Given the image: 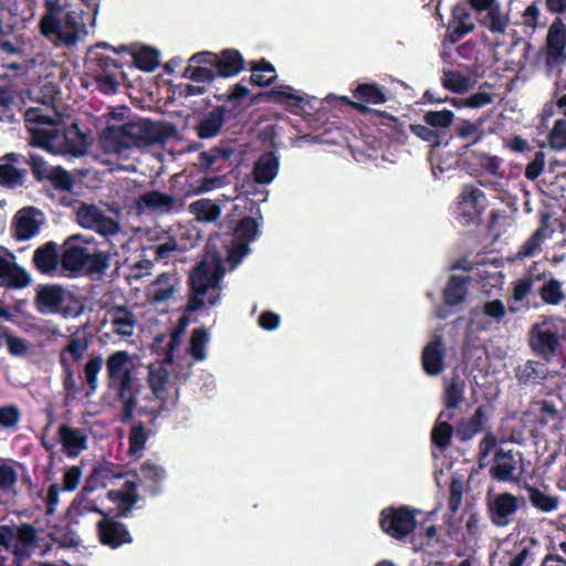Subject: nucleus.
Listing matches in <instances>:
<instances>
[{"label": "nucleus", "mask_w": 566, "mask_h": 566, "mask_svg": "<svg viewBox=\"0 0 566 566\" xmlns=\"http://www.w3.org/2000/svg\"><path fill=\"white\" fill-rule=\"evenodd\" d=\"M60 90L53 82H44L41 86L28 90L29 98L53 109V115L45 114L42 108L30 107L25 111L24 122L29 145L52 155L84 156L88 150L87 135L76 123L66 126L61 114L56 112L55 99Z\"/></svg>", "instance_id": "1"}, {"label": "nucleus", "mask_w": 566, "mask_h": 566, "mask_svg": "<svg viewBox=\"0 0 566 566\" xmlns=\"http://www.w3.org/2000/svg\"><path fill=\"white\" fill-rule=\"evenodd\" d=\"M176 134L171 124L140 118L122 125H108L99 133V145L105 154L120 155L126 150L164 144Z\"/></svg>", "instance_id": "2"}, {"label": "nucleus", "mask_w": 566, "mask_h": 566, "mask_svg": "<svg viewBox=\"0 0 566 566\" xmlns=\"http://www.w3.org/2000/svg\"><path fill=\"white\" fill-rule=\"evenodd\" d=\"M224 270L219 262L200 261L189 273L188 301L177 325L186 329L190 324L188 314L201 311L206 304L216 306L221 297V280Z\"/></svg>", "instance_id": "3"}, {"label": "nucleus", "mask_w": 566, "mask_h": 566, "mask_svg": "<svg viewBox=\"0 0 566 566\" xmlns=\"http://www.w3.org/2000/svg\"><path fill=\"white\" fill-rule=\"evenodd\" d=\"M63 248L61 264L66 271L101 279L111 268V252L101 250L93 238L74 234L64 241Z\"/></svg>", "instance_id": "4"}, {"label": "nucleus", "mask_w": 566, "mask_h": 566, "mask_svg": "<svg viewBox=\"0 0 566 566\" xmlns=\"http://www.w3.org/2000/svg\"><path fill=\"white\" fill-rule=\"evenodd\" d=\"M105 365L107 387L115 390L116 399L123 407L120 421L127 424L134 420L142 388L139 380L133 375L130 355L127 350L114 352L107 357Z\"/></svg>", "instance_id": "5"}, {"label": "nucleus", "mask_w": 566, "mask_h": 566, "mask_svg": "<svg viewBox=\"0 0 566 566\" xmlns=\"http://www.w3.org/2000/svg\"><path fill=\"white\" fill-rule=\"evenodd\" d=\"M126 64H129V60L124 52H119V45L113 46L106 42L91 46L86 57L87 70L95 80L98 91L104 94H114L118 91Z\"/></svg>", "instance_id": "6"}, {"label": "nucleus", "mask_w": 566, "mask_h": 566, "mask_svg": "<svg viewBox=\"0 0 566 566\" xmlns=\"http://www.w3.org/2000/svg\"><path fill=\"white\" fill-rule=\"evenodd\" d=\"M353 101L348 97H342V101L359 112L361 115H370L376 124L387 126L390 129L389 137L397 143H406L408 135L403 129V124L398 117L388 114L385 111L370 108L367 104H385L388 99L386 88L377 83H360L353 90Z\"/></svg>", "instance_id": "7"}, {"label": "nucleus", "mask_w": 566, "mask_h": 566, "mask_svg": "<svg viewBox=\"0 0 566 566\" xmlns=\"http://www.w3.org/2000/svg\"><path fill=\"white\" fill-rule=\"evenodd\" d=\"M33 304L42 315L60 314L63 317H77L84 308L71 291L53 283L36 286Z\"/></svg>", "instance_id": "8"}, {"label": "nucleus", "mask_w": 566, "mask_h": 566, "mask_svg": "<svg viewBox=\"0 0 566 566\" xmlns=\"http://www.w3.org/2000/svg\"><path fill=\"white\" fill-rule=\"evenodd\" d=\"M565 334V319L545 317L530 329L528 345L537 357L549 361L556 355Z\"/></svg>", "instance_id": "9"}, {"label": "nucleus", "mask_w": 566, "mask_h": 566, "mask_svg": "<svg viewBox=\"0 0 566 566\" xmlns=\"http://www.w3.org/2000/svg\"><path fill=\"white\" fill-rule=\"evenodd\" d=\"M38 546V531L30 523H0V548L10 552L14 559L24 562Z\"/></svg>", "instance_id": "10"}, {"label": "nucleus", "mask_w": 566, "mask_h": 566, "mask_svg": "<svg viewBox=\"0 0 566 566\" xmlns=\"http://www.w3.org/2000/svg\"><path fill=\"white\" fill-rule=\"evenodd\" d=\"M88 346V340L84 336L72 335L67 344L60 352L59 361L62 367V385L67 398L75 399L81 394L71 360L76 363L83 359Z\"/></svg>", "instance_id": "11"}, {"label": "nucleus", "mask_w": 566, "mask_h": 566, "mask_svg": "<svg viewBox=\"0 0 566 566\" xmlns=\"http://www.w3.org/2000/svg\"><path fill=\"white\" fill-rule=\"evenodd\" d=\"M56 442L61 443L62 452L71 459L80 457L88 448V437L85 429L62 423L57 429V440L55 442H50L44 438L41 440L42 447L49 453L50 465L54 462Z\"/></svg>", "instance_id": "12"}, {"label": "nucleus", "mask_w": 566, "mask_h": 566, "mask_svg": "<svg viewBox=\"0 0 566 566\" xmlns=\"http://www.w3.org/2000/svg\"><path fill=\"white\" fill-rule=\"evenodd\" d=\"M379 526L390 537L405 541L415 532L417 520L408 506H388L380 512Z\"/></svg>", "instance_id": "13"}, {"label": "nucleus", "mask_w": 566, "mask_h": 566, "mask_svg": "<svg viewBox=\"0 0 566 566\" xmlns=\"http://www.w3.org/2000/svg\"><path fill=\"white\" fill-rule=\"evenodd\" d=\"M92 512L102 515V518L96 523V534L99 543L112 549H117L125 544L133 543V536L126 524L119 522V516L109 515L97 506L91 509Z\"/></svg>", "instance_id": "14"}, {"label": "nucleus", "mask_w": 566, "mask_h": 566, "mask_svg": "<svg viewBox=\"0 0 566 566\" xmlns=\"http://www.w3.org/2000/svg\"><path fill=\"white\" fill-rule=\"evenodd\" d=\"M485 195L473 186H465L458 197V220L462 226H478L482 222Z\"/></svg>", "instance_id": "15"}, {"label": "nucleus", "mask_w": 566, "mask_h": 566, "mask_svg": "<svg viewBox=\"0 0 566 566\" xmlns=\"http://www.w3.org/2000/svg\"><path fill=\"white\" fill-rule=\"evenodd\" d=\"M190 62L214 65L218 74L222 77H230L239 74L243 70V57L238 50H223L220 56L209 52L193 54Z\"/></svg>", "instance_id": "16"}, {"label": "nucleus", "mask_w": 566, "mask_h": 566, "mask_svg": "<svg viewBox=\"0 0 566 566\" xmlns=\"http://www.w3.org/2000/svg\"><path fill=\"white\" fill-rule=\"evenodd\" d=\"M486 509L491 523L496 527H505L513 522L520 509V500L510 492H502L488 502Z\"/></svg>", "instance_id": "17"}, {"label": "nucleus", "mask_w": 566, "mask_h": 566, "mask_svg": "<svg viewBox=\"0 0 566 566\" xmlns=\"http://www.w3.org/2000/svg\"><path fill=\"white\" fill-rule=\"evenodd\" d=\"M77 222L81 227L96 231L102 235L116 234L119 224L113 218L107 217L94 205H83L76 212Z\"/></svg>", "instance_id": "18"}, {"label": "nucleus", "mask_w": 566, "mask_h": 566, "mask_svg": "<svg viewBox=\"0 0 566 566\" xmlns=\"http://www.w3.org/2000/svg\"><path fill=\"white\" fill-rule=\"evenodd\" d=\"M119 52H124L127 60H129L128 66H134L146 73L156 71L160 65V53L150 45L138 42L129 45L122 44L119 45Z\"/></svg>", "instance_id": "19"}, {"label": "nucleus", "mask_w": 566, "mask_h": 566, "mask_svg": "<svg viewBox=\"0 0 566 566\" xmlns=\"http://www.w3.org/2000/svg\"><path fill=\"white\" fill-rule=\"evenodd\" d=\"M479 13V21L493 33H503L507 25V19L501 13L499 6H494V0H469L467 2Z\"/></svg>", "instance_id": "20"}, {"label": "nucleus", "mask_w": 566, "mask_h": 566, "mask_svg": "<svg viewBox=\"0 0 566 566\" xmlns=\"http://www.w3.org/2000/svg\"><path fill=\"white\" fill-rule=\"evenodd\" d=\"M231 117H237L233 109H228L226 106H216L197 124V136L201 139L217 136L221 132L224 122Z\"/></svg>", "instance_id": "21"}, {"label": "nucleus", "mask_w": 566, "mask_h": 566, "mask_svg": "<svg viewBox=\"0 0 566 566\" xmlns=\"http://www.w3.org/2000/svg\"><path fill=\"white\" fill-rule=\"evenodd\" d=\"M20 155L8 153L0 157V186L9 189L21 187L25 182L27 169L17 167Z\"/></svg>", "instance_id": "22"}, {"label": "nucleus", "mask_w": 566, "mask_h": 566, "mask_svg": "<svg viewBox=\"0 0 566 566\" xmlns=\"http://www.w3.org/2000/svg\"><path fill=\"white\" fill-rule=\"evenodd\" d=\"M549 271H538L537 262L528 268L527 273L520 280L513 283L512 297L515 302H523L526 296L532 293H537V286L546 281Z\"/></svg>", "instance_id": "23"}, {"label": "nucleus", "mask_w": 566, "mask_h": 566, "mask_svg": "<svg viewBox=\"0 0 566 566\" xmlns=\"http://www.w3.org/2000/svg\"><path fill=\"white\" fill-rule=\"evenodd\" d=\"M60 261L59 247L54 241H48L36 248L32 256L34 268L42 274H53Z\"/></svg>", "instance_id": "24"}, {"label": "nucleus", "mask_w": 566, "mask_h": 566, "mask_svg": "<svg viewBox=\"0 0 566 566\" xmlns=\"http://www.w3.org/2000/svg\"><path fill=\"white\" fill-rule=\"evenodd\" d=\"M108 499L117 503L116 516L128 517L135 504L139 501L137 483L126 481L120 490H111Z\"/></svg>", "instance_id": "25"}, {"label": "nucleus", "mask_w": 566, "mask_h": 566, "mask_svg": "<svg viewBox=\"0 0 566 566\" xmlns=\"http://www.w3.org/2000/svg\"><path fill=\"white\" fill-rule=\"evenodd\" d=\"M180 285V279L176 271L159 274L151 283L150 295L155 303H164L172 298Z\"/></svg>", "instance_id": "26"}, {"label": "nucleus", "mask_w": 566, "mask_h": 566, "mask_svg": "<svg viewBox=\"0 0 566 566\" xmlns=\"http://www.w3.org/2000/svg\"><path fill=\"white\" fill-rule=\"evenodd\" d=\"M472 8L467 2H459L452 8L451 20L448 24V35H465L474 31Z\"/></svg>", "instance_id": "27"}, {"label": "nucleus", "mask_w": 566, "mask_h": 566, "mask_svg": "<svg viewBox=\"0 0 566 566\" xmlns=\"http://www.w3.org/2000/svg\"><path fill=\"white\" fill-rule=\"evenodd\" d=\"M39 212L34 207L19 210L14 217V237L20 241H27L40 231V222L35 219Z\"/></svg>", "instance_id": "28"}, {"label": "nucleus", "mask_w": 566, "mask_h": 566, "mask_svg": "<svg viewBox=\"0 0 566 566\" xmlns=\"http://www.w3.org/2000/svg\"><path fill=\"white\" fill-rule=\"evenodd\" d=\"M280 160L274 151L263 153L254 163L252 175L256 184L268 185L279 172Z\"/></svg>", "instance_id": "29"}, {"label": "nucleus", "mask_w": 566, "mask_h": 566, "mask_svg": "<svg viewBox=\"0 0 566 566\" xmlns=\"http://www.w3.org/2000/svg\"><path fill=\"white\" fill-rule=\"evenodd\" d=\"M444 352L440 337L433 338L422 350L421 361L426 374L429 376L439 375L443 368Z\"/></svg>", "instance_id": "30"}, {"label": "nucleus", "mask_w": 566, "mask_h": 566, "mask_svg": "<svg viewBox=\"0 0 566 566\" xmlns=\"http://www.w3.org/2000/svg\"><path fill=\"white\" fill-rule=\"evenodd\" d=\"M176 201L175 193L168 195L159 190H151L142 193L136 200V206L140 210L149 209L170 212L176 209Z\"/></svg>", "instance_id": "31"}, {"label": "nucleus", "mask_w": 566, "mask_h": 566, "mask_svg": "<svg viewBox=\"0 0 566 566\" xmlns=\"http://www.w3.org/2000/svg\"><path fill=\"white\" fill-rule=\"evenodd\" d=\"M113 332L120 336H132L136 325L135 314L124 305H115L107 311Z\"/></svg>", "instance_id": "32"}, {"label": "nucleus", "mask_w": 566, "mask_h": 566, "mask_svg": "<svg viewBox=\"0 0 566 566\" xmlns=\"http://www.w3.org/2000/svg\"><path fill=\"white\" fill-rule=\"evenodd\" d=\"M549 214L543 213L541 217L539 227L532 233V235L520 247L516 252V258L522 260L531 258L541 251L543 241L549 237L548 226Z\"/></svg>", "instance_id": "33"}, {"label": "nucleus", "mask_w": 566, "mask_h": 566, "mask_svg": "<svg viewBox=\"0 0 566 566\" xmlns=\"http://www.w3.org/2000/svg\"><path fill=\"white\" fill-rule=\"evenodd\" d=\"M486 422L485 406H479L473 416L468 419H461L455 427V436L461 442L471 440L476 433L483 430Z\"/></svg>", "instance_id": "34"}, {"label": "nucleus", "mask_w": 566, "mask_h": 566, "mask_svg": "<svg viewBox=\"0 0 566 566\" xmlns=\"http://www.w3.org/2000/svg\"><path fill=\"white\" fill-rule=\"evenodd\" d=\"M104 365V359L101 355L92 356L83 366V384L78 387L81 391H85V398L93 396L98 388V374Z\"/></svg>", "instance_id": "35"}, {"label": "nucleus", "mask_w": 566, "mask_h": 566, "mask_svg": "<svg viewBox=\"0 0 566 566\" xmlns=\"http://www.w3.org/2000/svg\"><path fill=\"white\" fill-rule=\"evenodd\" d=\"M169 382V373L167 369L159 367L149 370L148 385L153 391L154 400L170 405L176 403L175 398L170 399L168 395Z\"/></svg>", "instance_id": "36"}, {"label": "nucleus", "mask_w": 566, "mask_h": 566, "mask_svg": "<svg viewBox=\"0 0 566 566\" xmlns=\"http://www.w3.org/2000/svg\"><path fill=\"white\" fill-rule=\"evenodd\" d=\"M469 276L452 274L443 290V302L448 306H454L462 303L468 295Z\"/></svg>", "instance_id": "37"}, {"label": "nucleus", "mask_w": 566, "mask_h": 566, "mask_svg": "<svg viewBox=\"0 0 566 566\" xmlns=\"http://www.w3.org/2000/svg\"><path fill=\"white\" fill-rule=\"evenodd\" d=\"M483 123L484 120L482 118H479L475 122H471L470 119H461L454 127L453 135L465 142L464 148H469L483 139Z\"/></svg>", "instance_id": "38"}, {"label": "nucleus", "mask_w": 566, "mask_h": 566, "mask_svg": "<svg viewBox=\"0 0 566 566\" xmlns=\"http://www.w3.org/2000/svg\"><path fill=\"white\" fill-rule=\"evenodd\" d=\"M31 276L21 265L11 262L10 266L0 275V286L21 290L30 285Z\"/></svg>", "instance_id": "39"}, {"label": "nucleus", "mask_w": 566, "mask_h": 566, "mask_svg": "<svg viewBox=\"0 0 566 566\" xmlns=\"http://www.w3.org/2000/svg\"><path fill=\"white\" fill-rule=\"evenodd\" d=\"M45 14L40 21V30L42 35H64L61 31L60 14L62 7L52 0L45 2Z\"/></svg>", "instance_id": "40"}, {"label": "nucleus", "mask_w": 566, "mask_h": 566, "mask_svg": "<svg viewBox=\"0 0 566 566\" xmlns=\"http://www.w3.org/2000/svg\"><path fill=\"white\" fill-rule=\"evenodd\" d=\"M446 417L448 420L453 419L452 412L441 411L438 417V421L431 430V442L440 450H446L451 444L453 434V427L448 421H441Z\"/></svg>", "instance_id": "41"}, {"label": "nucleus", "mask_w": 566, "mask_h": 566, "mask_svg": "<svg viewBox=\"0 0 566 566\" xmlns=\"http://www.w3.org/2000/svg\"><path fill=\"white\" fill-rule=\"evenodd\" d=\"M537 295L548 305H558L565 300L563 283L549 274L543 284L537 286Z\"/></svg>", "instance_id": "42"}, {"label": "nucleus", "mask_w": 566, "mask_h": 566, "mask_svg": "<svg viewBox=\"0 0 566 566\" xmlns=\"http://www.w3.org/2000/svg\"><path fill=\"white\" fill-rule=\"evenodd\" d=\"M171 191L175 193L177 200L200 195L198 177L184 174L175 175L172 177Z\"/></svg>", "instance_id": "43"}, {"label": "nucleus", "mask_w": 566, "mask_h": 566, "mask_svg": "<svg viewBox=\"0 0 566 566\" xmlns=\"http://www.w3.org/2000/svg\"><path fill=\"white\" fill-rule=\"evenodd\" d=\"M140 481L147 484L149 493L157 495L160 492V483L166 478V471L163 467L155 464L151 461H145L140 465Z\"/></svg>", "instance_id": "44"}, {"label": "nucleus", "mask_w": 566, "mask_h": 566, "mask_svg": "<svg viewBox=\"0 0 566 566\" xmlns=\"http://www.w3.org/2000/svg\"><path fill=\"white\" fill-rule=\"evenodd\" d=\"M545 64L549 70L566 62V38H546Z\"/></svg>", "instance_id": "45"}, {"label": "nucleus", "mask_w": 566, "mask_h": 566, "mask_svg": "<svg viewBox=\"0 0 566 566\" xmlns=\"http://www.w3.org/2000/svg\"><path fill=\"white\" fill-rule=\"evenodd\" d=\"M440 80L444 90L455 94H463L471 86L470 77L454 70L443 69Z\"/></svg>", "instance_id": "46"}, {"label": "nucleus", "mask_w": 566, "mask_h": 566, "mask_svg": "<svg viewBox=\"0 0 566 566\" xmlns=\"http://www.w3.org/2000/svg\"><path fill=\"white\" fill-rule=\"evenodd\" d=\"M234 154L230 146H217L208 151H202L198 156L199 166L203 170H212L218 160H229Z\"/></svg>", "instance_id": "47"}, {"label": "nucleus", "mask_w": 566, "mask_h": 566, "mask_svg": "<svg viewBox=\"0 0 566 566\" xmlns=\"http://www.w3.org/2000/svg\"><path fill=\"white\" fill-rule=\"evenodd\" d=\"M528 493V499L532 505L542 512H552L558 506V497L543 493L538 488L526 484L524 486Z\"/></svg>", "instance_id": "48"}, {"label": "nucleus", "mask_w": 566, "mask_h": 566, "mask_svg": "<svg viewBox=\"0 0 566 566\" xmlns=\"http://www.w3.org/2000/svg\"><path fill=\"white\" fill-rule=\"evenodd\" d=\"M496 463L491 468L492 475L500 481H507L511 479L515 465L511 452H505L500 449L495 453Z\"/></svg>", "instance_id": "49"}, {"label": "nucleus", "mask_w": 566, "mask_h": 566, "mask_svg": "<svg viewBox=\"0 0 566 566\" xmlns=\"http://www.w3.org/2000/svg\"><path fill=\"white\" fill-rule=\"evenodd\" d=\"M465 384L459 376L452 377L444 389V406L457 409L464 398Z\"/></svg>", "instance_id": "50"}, {"label": "nucleus", "mask_w": 566, "mask_h": 566, "mask_svg": "<svg viewBox=\"0 0 566 566\" xmlns=\"http://www.w3.org/2000/svg\"><path fill=\"white\" fill-rule=\"evenodd\" d=\"M454 113L450 109L428 111L423 114V123L432 127L434 130L444 132L454 120Z\"/></svg>", "instance_id": "51"}, {"label": "nucleus", "mask_w": 566, "mask_h": 566, "mask_svg": "<svg viewBox=\"0 0 566 566\" xmlns=\"http://www.w3.org/2000/svg\"><path fill=\"white\" fill-rule=\"evenodd\" d=\"M410 132L423 142L429 143L430 147H440L446 137V132L434 130L427 124H411Z\"/></svg>", "instance_id": "52"}, {"label": "nucleus", "mask_w": 566, "mask_h": 566, "mask_svg": "<svg viewBox=\"0 0 566 566\" xmlns=\"http://www.w3.org/2000/svg\"><path fill=\"white\" fill-rule=\"evenodd\" d=\"M269 101L286 104L290 107H301L303 98L292 92L290 86H280L263 93Z\"/></svg>", "instance_id": "53"}, {"label": "nucleus", "mask_w": 566, "mask_h": 566, "mask_svg": "<svg viewBox=\"0 0 566 566\" xmlns=\"http://www.w3.org/2000/svg\"><path fill=\"white\" fill-rule=\"evenodd\" d=\"M148 432L146 431L143 422H135L128 434V452L129 454H136L143 451L148 440Z\"/></svg>", "instance_id": "54"}, {"label": "nucleus", "mask_w": 566, "mask_h": 566, "mask_svg": "<svg viewBox=\"0 0 566 566\" xmlns=\"http://www.w3.org/2000/svg\"><path fill=\"white\" fill-rule=\"evenodd\" d=\"M45 181H49L51 186L59 191H71L74 186V179L72 175L61 166L54 167Z\"/></svg>", "instance_id": "55"}, {"label": "nucleus", "mask_w": 566, "mask_h": 566, "mask_svg": "<svg viewBox=\"0 0 566 566\" xmlns=\"http://www.w3.org/2000/svg\"><path fill=\"white\" fill-rule=\"evenodd\" d=\"M209 342V334L206 328H193L189 342V353L197 360L206 358L205 346Z\"/></svg>", "instance_id": "56"}, {"label": "nucleus", "mask_w": 566, "mask_h": 566, "mask_svg": "<svg viewBox=\"0 0 566 566\" xmlns=\"http://www.w3.org/2000/svg\"><path fill=\"white\" fill-rule=\"evenodd\" d=\"M547 142L552 149L560 151L566 149V112L563 118L554 123L547 135Z\"/></svg>", "instance_id": "57"}, {"label": "nucleus", "mask_w": 566, "mask_h": 566, "mask_svg": "<svg viewBox=\"0 0 566 566\" xmlns=\"http://www.w3.org/2000/svg\"><path fill=\"white\" fill-rule=\"evenodd\" d=\"M190 212L198 219L213 221L220 214V208L209 199H200L189 206Z\"/></svg>", "instance_id": "58"}, {"label": "nucleus", "mask_w": 566, "mask_h": 566, "mask_svg": "<svg viewBox=\"0 0 566 566\" xmlns=\"http://www.w3.org/2000/svg\"><path fill=\"white\" fill-rule=\"evenodd\" d=\"M258 233L259 224L256 220L252 217H244L235 226L233 237L239 240H247L248 243H251L255 240Z\"/></svg>", "instance_id": "59"}, {"label": "nucleus", "mask_w": 566, "mask_h": 566, "mask_svg": "<svg viewBox=\"0 0 566 566\" xmlns=\"http://www.w3.org/2000/svg\"><path fill=\"white\" fill-rule=\"evenodd\" d=\"M112 476L111 468L106 465L95 467L85 482L84 491H94L106 486V481Z\"/></svg>", "instance_id": "60"}, {"label": "nucleus", "mask_w": 566, "mask_h": 566, "mask_svg": "<svg viewBox=\"0 0 566 566\" xmlns=\"http://www.w3.org/2000/svg\"><path fill=\"white\" fill-rule=\"evenodd\" d=\"M25 164L30 166L31 172L38 182H44L48 175H50L51 170L54 168L38 154H29V158L25 160Z\"/></svg>", "instance_id": "61"}, {"label": "nucleus", "mask_w": 566, "mask_h": 566, "mask_svg": "<svg viewBox=\"0 0 566 566\" xmlns=\"http://www.w3.org/2000/svg\"><path fill=\"white\" fill-rule=\"evenodd\" d=\"M182 77L188 78L197 84L211 83L216 74L214 72L206 66H193L188 65L182 73Z\"/></svg>", "instance_id": "62"}, {"label": "nucleus", "mask_w": 566, "mask_h": 566, "mask_svg": "<svg viewBox=\"0 0 566 566\" xmlns=\"http://www.w3.org/2000/svg\"><path fill=\"white\" fill-rule=\"evenodd\" d=\"M21 420V411L15 405L0 407V427L15 429Z\"/></svg>", "instance_id": "63"}, {"label": "nucleus", "mask_w": 566, "mask_h": 566, "mask_svg": "<svg viewBox=\"0 0 566 566\" xmlns=\"http://www.w3.org/2000/svg\"><path fill=\"white\" fill-rule=\"evenodd\" d=\"M538 363L533 360H527L524 365H520L516 368L515 376L522 384H536L541 379V376L537 371Z\"/></svg>", "instance_id": "64"}]
</instances>
